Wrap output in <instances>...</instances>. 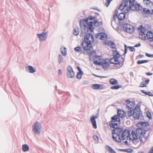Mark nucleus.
<instances>
[{"label":"nucleus","mask_w":153,"mask_h":153,"mask_svg":"<svg viewBox=\"0 0 153 153\" xmlns=\"http://www.w3.org/2000/svg\"><path fill=\"white\" fill-rule=\"evenodd\" d=\"M135 0H123L120 5V8L124 7V10L126 13H128L131 9L133 10L140 11L142 9L139 4H135Z\"/></svg>","instance_id":"f257e3e1"},{"label":"nucleus","mask_w":153,"mask_h":153,"mask_svg":"<svg viewBox=\"0 0 153 153\" xmlns=\"http://www.w3.org/2000/svg\"><path fill=\"white\" fill-rule=\"evenodd\" d=\"M114 57L111 58L109 60V62L111 64H116L119 65L118 67H122L125 60V57H122L121 60L119 59L120 55L116 51H114L113 52Z\"/></svg>","instance_id":"f03ea898"},{"label":"nucleus","mask_w":153,"mask_h":153,"mask_svg":"<svg viewBox=\"0 0 153 153\" xmlns=\"http://www.w3.org/2000/svg\"><path fill=\"white\" fill-rule=\"evenodd\" d=\"M123 129L121 128H117L113 129L112 132V138L113 140L116 142L120 143L121 139L120 135L122 133Z\"/></svg>","instance_id":"7ed1b4c3"},{"label":"nucleus","mask_w":153,"mask_h":153,"mask_svg":"<svg viewBox=\"0 0 153 153\" xmlns=\"http://www.w3.org/2000/svg\"><path fill=\"white\" fill-rule=\"evenodd\" d=\"M145 133V130L143 128H138L136 131V132L132 131L131 134L133 139L136 140L138 137L142 138L143 137Z\"/></svg>","instance_id":"20e7f679"},{"label":"nucleus","mask_w":153,"mask_h":153,"mask_svg":"<svg viewBox=\"0 0 153 153\" xmlns=\"http://www.w3.org/2000/svg\"><path fill=\"white\" fill-rule=\"evenodd\" d=\"M91 44V43L84 40L82 43V46L85 50L90 51L91 52L90 55H92L94 56L95 55L96 53L93 50V48Z\"/></svg>","instance_id":"39448f33"},{"label":"nucleus","mask_w":153,"mask_h":153,"mask_svg":"<svg viewBox=\"0 0 153 153\" xmlns=\"http://www.w3.org/2000/svg\"><path fill=\"white\" fill-rule=\"evenodd\" d=\"M125 112L121 110H118L117 112V115H115L111 118V123H114L115 122H120V120L119 117L121 118H124L125 117Z\"/></svg>","instance_id":"423d86ee"},{"label":"nucleus","mask_w":153,"mask_h":153,"mask_svg":"<svg viewBox=\"0 0 153 153\" xmlns=\"http://www.w3.org/2000/svg\"><path fill=\"white\" fill-rule=\"evenodd\" d=\"M138 29L139 31V38L142 40H146V33L147 31L146 28L141 25L138 27Z\"/></svg>","instance_id":"0eeeda50"},{"label":"nucleus","mask_w":153,"mask_h":153,"mask_svg":"<svg viewBox=\"0 0 153 153\" xmlns=\"http://www.w3.org/2000/svg\"><path fill=\"white\" fill-rule=\"evenodd\" d=\"M42 126L40 123L38 122L35 123L32 126V131L34 134L37 135H39L40 134Z\"/></svg>","instance_id":"6e6552de"},{"label":"nucleus","mask_w":153,"mask_h":153,"mask_svg":"<svg viewBox=\"0 0 153 153\" xmlns=\"http://www.w3.org/2000/svg\"><path fill=\"white\" fill-rule=\"evenodd\" d=\"M142 116V114L141 112L140 107L136 106L133 109V117L135 120H138L141 118L140 117Z\"/></svg>","instance_id":"1a4fd4ad"},{"label":"nucleus","mask_w":153,"mask_h":153,"mask_svg":"<svg viewBox=\"0 0 153 153\" xmlns=\"http://www.w3.org/2000/svg\"><path fill=\"white\" fill-rule=\"evenodd\" d=\"M93 24V22H91L89 23L88 26L85 27H80L81 33L82 34H85L88 32V29L91 31H92L94 29Z\"/></svg>","instance_id":"9d476101"},{"label":"nucleus","mask_w":153,"mask_h":153,"mask_svg":"<svg viewBox=\"0 0 153 153\" xmlns=\"http://www.w3.org/2000/svg\"><path fill=\"white\" fill-rule=\"evenodd\" d=\"M123 29L127 33H131L134 30V27L130 24H125L123 25Z\"/></svg>","instance_id":"9b49d317"},{"label":"nucleus","mask_w":153,"mask_h":153,"mask_svg":"<svg viewBox=\"0 0 153 153\" xmlns=\"http://www.w3.org/2000/svg\"><path fill=\"white\" fill-rule=\"evenodd\" d=\"M66 75L67 76L70 78H73L75 76L74 73L72 68L70 66H69L67 68Z\"/></svg>","instance_id":"f8f14e48"},{"label":"nucleus","mask_w":153,"mask_h":153,"mask_svg":"<svg viewBox=\"0 0 153 153\" xmlns=\"http://www.w3.org/2000/svg\"><path fill=\"white\" fill-rule=\"evenodd\" d=\"M45 29L44 31L41 34H37V36L40 41L45 40L47 38V32H46Z\"/></svg>","instance_id":"ddd939ff"},{"label":"nucleus","mask_w":153,"mask_h":153,"mask_svg":"<svg viewBox=\"0 0 153 153\" xmlns=\"http://www.w3.org/2000/svg\"><path fill=\"white\" fill-rule=\"evenodd\" d=\"M129 136V131L128 130H125L123 131L121 134V139L123 140H127L128 137L130 138Z\"/></svg>","instance_id":"4468645a"},{"label":"nucleus","mask_w":153,"mask_h":153,"mask_svg":"<svg viewBox=\"0 0 153 153\" xmlns=\"http://www.w3.org/2000/svg\"><path fill=\"white\" fill-rule=\"evenodd\" d=\"M122 7L121 9L120 8V6L119 7V9L120 10H122L124 11V12H122L120 13L119 15L117 16V18L119 20V21H122L126 17V14L127 13H126L125 11V10H124V7L122 6Z\"/></svg>","instance_id":"2eb2a0df"},{"label":"nucleus","mask_w":153,"mask_h":153,"mask_svg":"<svg viewBox=\"0 0 153 153\" xmlns=\"http://www.w3.org/2000/svg\"><path fill=\"white\" fill-rule=\"evenodd\" d=\"M84 39L85 40L91 44L94 42V38L93 36L89 33L87 34L85 37Z\"/></svg>","instance_id":"dca6fc26"},{"label":"nucleus","mask_w":153,"mask_h":153,"mask_svg":"<svg viewBox=\"0 0 153 153\" xmlns=\"http://www.w3.org/2000/svg\"><path fill=\"white\" fill-rule=\"evenodd\" d=\"M96 37L98 39L104 40L106 39L107 35L104 33H98L96 34Z\"/></svg>","instance_id":"f3484780"},{"label":"nucleus","mask_w":153,"mask_h":153,"mask_svg":"<svg viewBox=\"0 0 153 153\" xmlns=\"http://www.w3.org/2000/svg\"><path fill=\"white\" fill-rule=\"evenodd\" d=\"M97 118V115L93 116H92L91 118V122L94 128H97V126L96 124V119Z\"/></svg>","instance_id":"a211bd4d"},{"label":"nucleus","mask_w":153,"mask_h":153,"mask_svg":"<svg viewBox=\"0 0 153 153\" xmlns=\"http://www.w3.org/2000/svg\"><path fill=\"white\" fill-rule=\"evenodd\" d=\"M146 37L150 42L153 41V33L151 31H147L146 33Z\"/></svg>","instance_id":"6ab92c4d"},{"label":"nucleus","mask_w":153,"mask_h":153,"mask_svg":"<svg viewBox=\"0 0 153 153\" xmlns=\"http://www.w3.org/2000/svg\"><path fill=\"white\" fill-rule=\"evenodd\" d=\"M92 88L95 90H101L103 88V86L102 85L94 84L91 85Z\"/></svg>","instance_id":"aec40b11"},{"label":"nucleus","mask_w":153,"mask_h":153,"mask_svg":"<svg viewBox=\"0 0 153 153\" xmlns=\"http://www.w3.org/2000/svg\"><path fill=\"white\" fill-rule=\"evenodd\" d=\"M26 70L28 72L30 73H33L36 72V71L31 66H28L26 68Z\"/></svg>","instance_id":"412c9836"},{"label":"nucleus","mask_w":153,"mask_h":153,"mask_svg":"<svg viewBox=\"0 0 153 153\" xmlns=\"http://www.w3.org/2000/svg\"><path fill=\"white\" fill-rule=\"evenodd\" d=\"M128 102L126 104V107L128 110L133 109L134 104L133 102L127 100Z\"/></svg>","instance_id":"4be33fe9"},{"label":"nucleus","mask_w":153,"mask_h":153,"mask_svg":"<svg viewBox=\"0 0 153 153\" xmlns=\"http://www.w3.org/2000/svg\"><path fill=\"white\" fill-rule=\"evenodd\" d=\"M118 12L117 10L115 11L114 13V16L113 17V21H112L111 22V25L113 27H114L113 24H115L116 23L115 21L117 18V16H118L117 15Z\"/></svg>","instance_id":"5701e85b"},{"label":"nucleus","mask_w":153,"mask_h":153,"mask_svg":"<svg viewBox=\"0 0 153 153\" xmlns=\"http://www.w3.org/2000/svg\"><path fill=\"white\" fill-rule=\"evenodd\" d=\"M101 65H102L104 68H107L109 66L108 63V62H106L105 60H102Z\"/></svg>","instance_id":"b1692460"},{"label":"nucleus","mask_w":153,"mask_h":153,"mask_svg":"<svg viewBox=\"0 0 153 153\" xmlns=\"http://www.w3.org/2000/svg\"><path fill=\"white\" fill-rule=\"evenodd\" d=\"M143 11L147 14H152L153 13V10H151L147 8H143Z\"/></svg>","instance_id":"393cba45"},{"label":"nucleus","mask_w":153,"mask_h":153,"mask_svg":"<svg viewBox=\"0 0 153 153\" xmlns=\"http://www.w3.org/2000/svg\"><path fill=\"white\" fill-rule=\"evenodd\" d=\"M89 23H87L85 21L81 20L79 22V25L80 27H84L88 26Z\"/></svg>","instance_id":"a878e982"},{"label":"nucleus","mask_w":153,"mask_h":153,"mask_svg":"<svg viewBox=\"0 0 153 153\" xmlns=\"http://www.w3.org/2000/svg\"><path fill=\"white\" fill-rule=\"evenodd\" d=\"M60 51L63 56H65L66 55V48L65 47H62L60 48Z\"/></svg>","instance_id":"bb28decb"},{"label":"nucleus","mask_w":153,"mask_h":153,"mask_svg":"<svg viewBox=\"0 0 153 153\" xmlns=\"http://www.w3.org/2000/svg\"><path fill=\"white\" fill-rule=\"evenodd\" d=\"M58 63L59 65L61 63L64 62L63 58L60 54L58 55Z\"/></svg>","instance_id":"cd10ccee"},{"label":"nucleus","mask_w":153,"mask_h":153,"mask_svg":"<svg viewBox=\"0 0 153 153\" xmlns=\"http://www.w3.org/2000/svg\"><path fill=\"white\" fill-rule=\"evenodd\" d=\"M106 149L110 152V153H116V152L111 147L108 145L106 146Z\"/></svg>","instance_id":"c85d7f7f"},{"label":"nucleus","mask_w":153,"mask_h":153,"mask_svg":"<svg viewBox=\"0 0 153 153\" xmlns=\"http://www.w3.org/2000/svg\"><path fill=\"white\" fill-rule=\"evenodd\" d=\"M22 149L24 152H25L29 150V147L27 144H25L22 146Z\"/></svg>","instance_id":"c756f323"},{"label":"nucleus","mask_w":153,"mask_h":153,"mask_svg":"<svg viewBox=\"0 0 153 153\" xmlns=\"http://www.w3.org/2000/svg\"><path fill=\"white\" fill-rule=\"evenodd\" d=\"M110 123L109 124L110 126L114 128H118V125L117 123Z\"/></svg>","instance_id":"7c9ffc66"},{"label":"nucleus","mask_w":153,"mask_h":153,"mask_svg":"<svg viewBox=\"0 0 153 153\" xmlns=\"http://www.w3.org/2000/svg\"><path fill=\"white\" fill-rule=\"evenodd\" d=\"M109 82L112 85H115L118 84L117 81L116 79L112 78L109 79Z\"/></svg>","instance_id":"2f4dec72"},{"label":"nucleus","mask_w":153,"mask_h":153,"mask_svg":"<svg viewBox=\"0 0 153 153\" xmlns=\"http://www.w3.org/2000/svg\"><path fill=\"white\" fill-rule=\"evenodd\" d=\"M108 45L109 46H110L111 48H114L116 47L115 44L113 42L111 41H109L108 42Z\"/></svg>","instance_id":"473e14b6"},{"label":"nucleus","mask_w":153,"mask_h":153,"mask_svg":"<svg viewBox=\"0 0 153 153\" xmlns=\"http://www.w3.org/2000/svg\"><path fill=\"white\" fill-rule=\"evenodd\" d=\"M133 115V109L129 110L128 111V116L130 117Z\"/></svg>","instance_id":"72a5a7b5"},{"label":"nucleus","mask_w":153,"mask_h":153,"mask_svg":"<svg viewBox=\"0 0 153 153\" xmlns=\"http://www.w3.org/2000/svg\"><path fill=\"white\" fill-rule=\"evenodd\" d=\"M141 92L143 93L144 94L147 95H148L150 97H153V94L150 92H146L144 90H142L141 91Z\"/></svg>","instance_id":"f704fd0d"},{"label":"nucleus","mask_w":153,"mask_h":153,"mask_svg":"<svg viewBox=\"0 0 153 153\" xmlns=\"http://www.w3.org/2000/svg\"><path fill=\"white\" fill-rule=\"evenodd\" d=\"M148 60H138L137 61V63L138 64H140L144 63H147L148 62Z\"/></svg>","instance_id":"c9c22d12"},{"label":"nucleus","mask_w":153,"mask_h":153,"mask_svg":"<svg viewBox=\"0 0 153 153\" xmlns=\"http://www.w3.org/2000/svg\"><path fill=\"white\" fill-rule=\"evenodd\" d=\"M121 86L119 85H117L111 86V89H118L121 88Z\"/></svg>","instance_id":"e433bc0d"},{"label":"nucleus","mask_w":153,"mask_h":153,"mask_svg":"<svg viewBox=\"0 0 153 153\" xmlns=\"http://www.w3.org/2000/svg\"><path fill=\"white\" fill-rule=\"evenodd\" d=\"M125 46V50H124V53L123 54L122 56V57H125V54L127 52V48L128 47H127V46L125 45H124Z\"/></svg>","instance_id":"4c0bfd02"},{"label":"nucleus","mask_w":153,"mask_h":153,"mask_svg":"<svg viewBox=\"0 0 153 153\" xmlns=\"http://www.w3.org/2000/svg\"><path fill=\"white\" fill-rule=\"evenodd\" d=\"M83 75V73L78 72L77 73L76 76L78 79H81L82 78V75Z\"/></svg>","instance_id":"58836bf2"},{"label":"nucleus","mask_w":153,"mask_h":153,"mask_svg":"<svg viewBox=\"0 0 153 153\" xmlns=\"http://www.w3.org/2000/svg\"><path fill=\"white\" fill-rule=\"evenodd\" d=\"M79 33V31L78 28H74L73 32V34L75 36H77Z\"/></svg>","instance_id":"ea45409f"},{"label":"nucleus","mask_w":153,"mask_h":153,"mask_svg":"<svg viewBox=\"0 0 153 153\" xmlns=\"http://www.w3.org/2000/svg\"><path fill=\"white\" fill-rule=\"evenodd\" d=\"M74 51L76 52H79L81 51L82 48L80 47H77L74 49Z\"/></svg>","instance_id":"a19ab883"},{"label":"nucleus","mask_w":153,"mask_h":153,"mask_svg":"<svg viewBox=\"0 0 153 153\" xmlns=\"http://www.w3.org/2000/svg\"><path fill=\"white\" fill-rule=\"evenodd\" d=\"M138 124V125H140L142 126H146V124H148V123L147 122H141L139 123Z\"/></svg>","instance_id":"79ce46f5"},{"label":"nucleus","mask_w":153,"mask_h":153,"mask_svg":"<svg viewBox=\"0 0 153 153\" xmlns=\"http://www.w3.org/2000/svg\"><path fill=\"white\" fill-rule=\"evenodd\" d=\"M102 60H100L98 61L97 60H94V64H97V65H101V62H102Z\"/></svg>","instance_id":"37998d69"},{"label":"nucleus","mask_w":153,"mask_h":153,"mask_svg":"<svg viewBox=\"0 0 153 153\" xmlns=\"http://www.w3.org/2000/svg\"><path fill=\"white\" fill-rule=\"evenodd\" d=\"M113 0H107L105 1V5L107 7H108L109 5V4L110 2L112 1Z\"/></svg>","instance_id":"c03bdc74"},{"label":"nucleus","mask_w":153,"mask_h":153,"mask_svg":"<svg viewBox=\"0 0 153 153\" xmlns=\"http://www.w3.org/2000/svg\"><path fill=\"white\" fill-rule=\"evenodd\" d=\"M96 17L95 16H89L88 17V18L89 20H94L96 19Z\"/></svg>","instance_id":"a18cd8bd"},{"label":"nucleus","mask_w":153,"mask_h":153,"mask_svg":"<svg viewBox=\"0 0 153 153\" xmlns=\"http://www.w3.org/2000/svg\"><path fill=\"white\" fill-rule=\"evenodd\" d=\"M150 0H143V2L144 4H146V5H148L150 2Z\"/></svg>","instance_id":"49530a36"},{"label":"nucleus","mask_w":153,"mask_h":153,"mask_svg":"<svg viewBox=\"0 0 153 153\" xmlns=\"http://www.w3.org/2000/svg\"><path fill=\"white\" fill-rule=\"evenodd\" d=\"M146 116L149 119H151V113L149 111L146 113Z\"/></svg>","instance_id":"de8ad7c7"},{"label":"nucleus","mask_w":153,"mask_h":153,"mask_svg":"<svg viewBox=\"0 0 153 153\" xmlns=\"http://www.w3.org/2000/svg\"><path fill=\"white\" fill-rule=\"evenodd\" d=\"M93 138L94 140L96 141H98L99 140V138L97 135H94L93 136Z\"/></svg>","instance_id":"09e8293b"},{"label":"nucleus","mask_w":153,"mask_h":153,"mask_svg":"<svg viewBox=\"0 0 153 153\" xmlns=\"http://www.w3.org/2000/svg\"><path fill=\"white\" fill-rule=\"evenodd\" d=\"M128 48H129L130 51H135V49L133 47H128Z\"/></svg>","instance_id":"8fccbe9b"},{"label":"nucleus","mask_w":153,"mask_h":153,"mask_svg":"<svg viewBox=\"0 0 153 153\" xmlns=\"http://www.w3.org/2000/svg\"><path fill=\"white\" fill-rule=\"evenodd\" d=\"M146 85L144 84V83L142 82L141 83V84L140 85V87H146Z\"/></svg>","instance_id":"3c124183"},{"label":"nucleus","mask_w":153,"mask_h":153,"mask_svg":"<svg viewBox=\"0 0 153 153\" xmlns=\"http://www.w3.org/2000/svg\"><path fill=\"white\" fill-rule=\"evenodd\" d=\"M146 56L149 57L153 58V54H150L147 53H146Z\"/></svg>","instance_id":"603ef678"},{"label":"nucleus","mask_w":153,"mask_h":153,"mask_svg":"<svg viewBox=\"0 0 153 153\" xmlns=\"http://www.w3.org/2000/svg\"><path fill=\"white\" fill-rule=\"evenodd\" d=\"M148 6H149L150 7H153V3L150 1V3L148 5Z\"/></svg>","instance_id":"864d4df0"},{"label":"nucleus","mask_w":153,"mask_h":153,"mask_svg":"<svg viewBox=\"0 0 153 153\" xmlns=\"http://www.w3.org/2000/svg\"><path fill=\"white\" fill-rule=\"evenodd\" d=\"M77 69L79 71V73H83L80 67L79 66H78L77 67Z\"/></svg>","instance_id":"5fc2aeb1"},{"label":"nucleus","mask_w":153,"mask_h":153,"mask_svg":"<svg viewBox=\"0 0 153 153\" xmlns=\"http://www.w3.org/2000/svg\"><path fill=\"white\" fill-rule=\"evenodd\" d=\"M137 140V139L135 140L133 139V140H132L133 143L135 144H136L138 142Z\"/></svg>","instance_id":"6e6d98bb"},{"label":"nucleus","mask_w":153,"mask_h":153,"mask_svg":"<svg viewBox=\"0 0 153 153\" xmlns=\"http://www.w3.org/2000/svg\"><path fill=\"white\" fill-rule=\"evenodd\" d=\"M148 153H153V147L149 151Z\"/></svg>","instance_id":"4d7b16f0"},{"label":"nucleus","mask_w":153,"mask_h":153,"mask_svg":"<svg viewBox=\"0 0 153 153\" xmlns=\"http://www.w3.org/2000/svg\"><path fill=\"white\" fill-rule=\"evenodd\" d=\"M141 45V44L140 43H138L137 44L134 46V47H137L140 46Z\"/></svg>","instance_id":"13d9d810"},{"label":"nucleus","mask_w":153,"mask_h":153,"mask_svg":"<svg viewBox=\"0 0 153 153\" xmlns=\"http://www.w3.org/2000/svg\"><path fill=\"white\" fill-rule=\"evenodd\" d=\"M149 79H146L145 81V83L146 84H148L149 83Z\"/></svg>","instance_id":"bf43d9fd"},{"label":"nucleus","mask_w":153,"mask_h":153,"mask_svg":"<svg viewBox=\"0 0 153 153\" xmlns=\"http://www.w3.org/2000/svg\"><path fill=\"white\" fill-rule=\"evenodd\" d=\"M94 22H95V23H94V26L96 25H98V23H97V21L95 20Z\"/></svg>","instance_id":"052dcab7"},{"label":"nucleus","mask_w":153,"mask_h":153,"mask_svg":"<svg viewBox=\"0 0 153 153\" xmlns=\"http://www.w3.org/2000/svg\"><path fill=\"white\" fill-rule=\"evenodd\" d=\"M88 19H85L84 20H83V21H85V22H86L87 23H88ZM90 22H89V23Z\"/></svg>","instance_id":"680f3d73"},{"label":"nucleus","mask_w":153,"mask_h":153,"mask_svg":"<svg viewBox=\"0 0 153 153\" xmlns=\"http://www.w3.org/2000/svg\"><path fill=\"white\" fill-rule=\"evenodd\" d=\"M152 74L151 73L148 72L146 73V75H151Z\"/></svg>","instance_id":"e2e57ef3"},{"label":"nucleus","mask_w":153,"mask_h":153,"mask_svg":"<svg viewBox=\"0 0 153 153\" xmlns=\"http://www.w3.org/2000/svg\"><path fill=\"white\" fill-rule=\"evenodd\" d=\"M58 73L59 74H62L61 71L60 70H59Z\"/></svg>","instance_id":"0e129e2a"},{"label":"nucleus","mask_w":153,"mask_h":153,"mask_svg":"<svg viewBox=\"0 0 153 153\" xmlns=\"http://www.w3.org/2000/svg\"><path fill=\"white\" fill-rule=\"evenodd\" d=\"M120 150L121 151H123L124 152H127V149H120Z\"/></svg>","instance_id":"69168bd1"},{"label":"nucleus","mask_w":153,"mask_h":153,"mask_svg":"<svg viewBox=\"0 0 153 153\" xmlns=\"http://www.w3.org/2000/svg\"><path fill=\"white\" fill-rule=\"evenodd\" d=\"M127 152H131V149H127Z\"/></svg>","instance_id":"338daca9"},{"label":"nucleus","mask_w":153,"mask_h":153,"mask_svg":"<svg viewBox=\"0 0 153 153\" xmlns=\"http://www.w3.org/2000/svg\"><path fill=\"white\" fill-rule=\"evenodd\" d=\"M130 75L131 76H133V73L132 72H130Z\"/></svg>","instance_id":"774afa93"}]
</instances>
